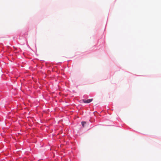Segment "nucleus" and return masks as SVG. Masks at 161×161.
<instances>
[{"instance_id": "obj_1", "label": "nucleus", "mask_w": 161, "mask_h": 161, "mask_svg": "<svg viewBox=\"0 0 161 161\" xmlns=\"http://www.w3.org/2000/svg\"><path fill=\"white\" fill-rule=\"evenodd\" d=\"M92 100H93V99L92 98L91 99H88L87 100L83 99L82 100V101L84 103H90V102H91L92 101Z\"/></svg>"}, {"instance_id": "obj_2", "label": "nucleus", "mask_w": 161, "mask_h": 161, "mask_svg": "<svg viewBox=\"0 0 161 161\" xmlns=\"http://www.w3.org/2000/svg\"><path fill=\"white\" fill-rule=\"evenodd\" d=\"M86 122L85 121H83L81 122V124L83 126V127L84 126V125L86 124Z\"/></svg>"}]
</instances>
